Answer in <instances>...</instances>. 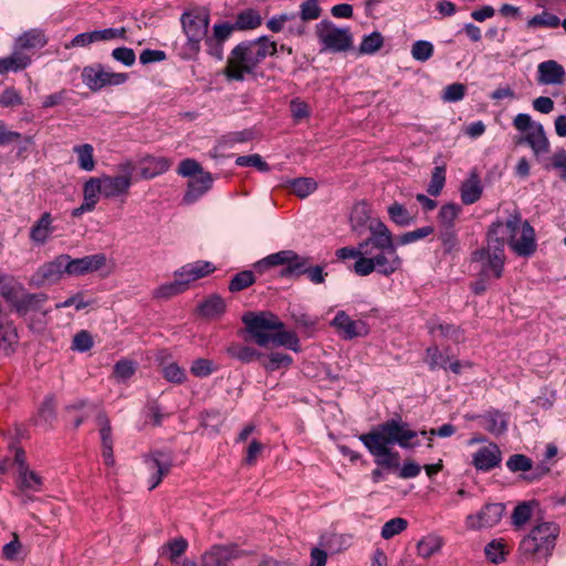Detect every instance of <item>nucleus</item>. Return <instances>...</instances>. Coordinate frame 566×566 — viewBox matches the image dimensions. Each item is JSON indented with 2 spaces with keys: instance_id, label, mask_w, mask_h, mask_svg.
Masks as SVG:
<instances>
[{
  "instance_id": "nucleus-16",
  "label": "nucleus",
  "mask_w": 566,
  "mask_h": 566,
  "mask_svg": "<svg viewBox=\"0 0 566 566\" xmlns=\"http://www.w3.org/2000/svg\"><path fill=\"white\" fill-rule=\"evenodd\" d=\"M505 512L502 503L484 505L478 513L470 514L465 518V526L470 530L491 528L500 523Z\"/></svg>"
},
{
  "instance_id": "nucleus-13",
  "label": "nucleus",
  "mask_w": 566,
  "mask_h": 566,
  "mask_svg": "<svg viewBox=\"0 0 566 566\" xmlns=\"http://www.w3.org/2000/svg\"><path fill=\"white\" fill-rule=\"evenodd\" d=\"M81 76L83 83L93 92L99 91L107 85L124 84L128 80L126 73L107 71L102 64L85 66Z\"/></svg>"
},
{
  "instance_id": "nucleus-10",
  "label": "nucleus",
  "mask_w": 566,
  "mask_h": 566,
  "mask_svg": "<svg viewBox=\"0 0 566 566\" xmlns=\"http://www.w3.org/2000/svg\"><path fill=\"white\" fill-rule=\"evenodd\" d=\"M513 126L524 133L518 143H526L535 156L548 153L549 140L541 123L534 122L528 114L520 113L514 117Z\"/></svg>"
},
{
  "instance_id": "nucleus-28",
  "label": "nucleus",
  "mask_w": 566,
  "mask_h": 566,
  "mask_svg": "<svg viewBox=\"0 0 566 566\" xmlns=\"http://www.w3.org/2000/svg\"><path fill=\"white\" fill-rule=\"evenodd\" d=\"M460 192L464 205H473L481 198L483 187L475 170H472L469 178L462 182Z\"/></svg>"
},
{
  "instance_id": "nucleus-52",
  "label": "nucleus",
  "mask_w": 566,
  "mask_h": 566,
  "mask_svg": "<svg viewBox=\"0 0 566 566\" xmlns=\"http://www.w3.org/2000/svg\"><path fill=\"white\" fill-rule=\"evenodd\" d=\"M216 370L217 366L212 360L207 358H198L193 360L190 367L191 374L199 378L208 377Z\"/></svg>"
},
{
  "instance_id": "nucleus-1",
  "label": "nucleus",
  "mask_w": 566,
  "mask_h": 566,
  "mask_svg": "<svg viewBox=\"0 0 566 566\" xmlns=\"http://www.w3.org/2000/svg\"><path fill=\"white\" fill-rule=\"evenodd\" d=\"M418 432L412 430L408 422L401 418H392L378 424L367 433L359 436V440L375 458L378 467L386 469H397L399 467L400 455L392 451L390 446L398 444L402 449H413L419 446L415 439Z\"/></svg>"
},
{
  "instance_id": "nucleus-3",
  "label": "nucleus",
  "mask_w": 566,
  "mask_h": 566,
  "mask_svg": "<svg viewBox=\"0 0 566 566\" xmlns=\"http://www.w3.org/2000/svg\"><path fill=\"white\" fill-rule=\"evenodd\" d=\"M247 332L259 346L270 343L284 346L294 352L300 350V339L295 333L284 331V324L272 313H247L242 317Z\"/></svg>"
},
{
  "instance_id": "nucleus-29",
  "label": "nucleus",
  "mask_w": 566,
  "mask_h": 566,
  "mask_svg": "<svg viewBox=\"0 0 566 566\" xmlns=\"http://www.w3.org/2000/svg\"><path fill=\"white\" fill-rule=\"evenodd\" d=\"M482 426L493 434H502L507 429V418L504 413L494 410L481 417Z\"/></svg>"
},
{
  "instance_id": "nucleus-44",
  "label": "nucleus",
  "mask_w": 566,
  "mask_h": 566,
  "mask_svg": "<svg viewBox=\"0 0 566 566\" xmlns=\"http://www.w3.org/2000/svg\"><path fill=\"white\" fill-rule=\"evenodd\" d=\"M96 423L99 427L102 449L113 448L112 427L108 417L104 412L98 411Z\"/></svg>"
},
{
  "instance_id": "nucleus-14",
  "label": "nucleus",
  "mask_w": 566,
  "mask_h": 566,
  "mask_svg": "<svg viewBox=\"0 0 566 566\" xmlns=\"http://www.w3.org/2000/svg\"><path fill=\"white\" fill-rule=\"evenodd\" d=\"M307 259L300 256L292 250H283L273 254L268 255L262 261L256 263V269L260 271L276 266V265H286L285 270L282 271V274H292L300 273L302 268L307 265Z\"/></svg>"
},
{
  "instance_id": "nucleus-53",
  "label": "nucleus",
  "mask_w": 566,
  "mask_h": 566,
  "mask_svg": "<svg viewBox=\"0 0 566 566\" xmlns=\"http://www.w3.org/2000/svg\"><path fill=\"white\" fill-rule=\"evenodd\" d=\"M321 12L318 0H304L300 6V18L306 22L318 19Z\"/></svg>"
},
{
  "instance_id": "nucleus-32",
  "label": "nucleus",
  "mask_w": 566,
  "mask_h": 566,
  "mask_svg": "<svg viewBox=\"0 0 566 566\" xmlns=\"http://www.w3.org/2000/svg\"><path fill=\"white\" fill-rule=\"evenodd\" d=\"M484 554L493 564H501L506 559L509 554L507 544L503 538L492 539L484 547Z\"/></svg>"
},
{
  "instance_id": "nucleus-40",
  "label": "nucleus",
  "mask_w": 566,
  "mask_h": 566,
  "mask_svg": "<svg viewBox=\"0 0 566 566\" xmlns=\"http://www.w3.org/2000/svg\"><path fill=\"white\" fill-rule=\"evenodd\" d=\"M185 282H181L178 277H175L172 282L165 283L154 290L153 296L155 298H170L172 296H176L182 292H185Z\"/></svg>"
},
{
  "instance_id": "nucleus-61",
  "label": "nucleus",
  "mask_w": 566,
  "mask_h": 566,
  "mask_svg": "<svg viewBox=\"0 0 566 566\" xmlns=\"http://www.w3.org/2000/svg\"><path fill=\"white\" fill-rule=\"evenodd\" d=\"M367 248L368 247L364 245V241H361L356 248L344 247L336 250V256L339 260L355 259L357 261L363 258V255L368 254Z\"/></svg>"
},
{
  "instance_id": "nucleus-33",
  "label": "nucleus",
  "mask_w": 566,
  "mask_h": 566,
  "mask_svg": "<svg viewBox=\"0 0 566 566\" xmlns=\"http://www.w3.org/2000/svg\"><path fill=\"white\" fill-rule=\"evenodd\" d=\"M77 155L78 167L84 171H92L95 168L94 148L91 144L77 145L73 148Z\"/></svg>"
},
{
  "instance_id": "nucleus-18",
  "label": "nucleus",
  "mask_w": 566,
  "mask_h": 566,
  "mask_svg": "<svg viewBox=\"0 0 566 566\" xmlns=\"http://www.w3.org/2000/svg\"><path fill=\"white\" fill-rule=\"evenodd\" d=\"M106 255L104 253H96L92 255H85L78 259H72L69 255V275L70 276H82L88 273L96 272L106 265Z\"/></svg>"
},
{
  "instance_id": "nucleus-57",
  "label": "nucleus",
  "mask_w": 566,
  "mask_h": 566,
  "mask_svg": "<svg viewBox=\"0 0 566 566\" xmlns=\"http://www.w3.org/2000/svg\"><path fill=\"white\" fill-rule=\"evenodd\" d=\"M532 465V460L524 454H513L506 461V467L511 472H527Z\"/></svg>"
},
{
  "instance_id": "nucleus-63",
  "label": "nucleus",
  "mask_w": 566,
  "mask_h": 566,
  "mask_svg": "<svg viewBox=\"0 0 566 566\" xmlns=\"http://www.w3.org/2000/svg\"><path fill=\"white\" fill-rule=\"evenodd\" d=\"M23 104L22 96L14 87H7L0 95V105L2 107H15Z\"/></svg>"
},
{
  "instance_id": "nucleus-4",
  "label": "nucleus",
  "mask_w": 566,
  "mask_h": 566,
  "mask_svg": "<svg viewBox=\"0 0 566 566\" xmlns=\"http://www.w3.org/2000/svg\"><path fill=\"white\" fill-rule=\"evenodd\" d=\"M489 235L494 242L504 238V242L506 241L518 256H531L536 251L535 230L518 212L510 214L505 222H493Z\"/></svg>"
},
{
  "instance_id": "nucleus-59",
  "label": "nucleus",
  "mask_w": 566,
  "mask_h": 566,
  "mask_svg": "<svg viewBox=\"0 0 566 566\" xmlns=\"http://www.w3.org/2000/svg\"><path fill=\"white\" fill-rule=\"evenodd\" d=\"M163 375L166 380L174 384H182L186 381V371L176 363H170L163 368Z\"/></svg>"
},
{
  "instance_id": "nucleus-62",
  "label": "nucleus",
  "mask_w": 566,
  "mask_h": 566,
  "mask_svg": "<svg viewBox=\"0 0 566 566\" xmlns=\"http://www.w3.org/2000/svg\"><path fill=\"white\" fill-rule=\"evenodd\" d=\"M235 164L240 167H255L260 171H268L269 165L258 154L239 156L235 159Z\"/></svg>"
},
{
  "instance_id": "nucleus-20",
  "label": "nucleus",
  "mask_w": 566,
  "mask_h": 566,
  "mask_svg": "<svg viewBox=\"0 0 566 566\" xmlns=\"http://www.w3.org/2000/svg\"><path fill=\"white\" fill-rule=\"evenodd\" d=\"M145 463L150 471L148 489L154 490L159 485L164 476L170 472L172 467L171 459L166 457L164 453L156 451L145 458Z\"/></svg>"
},
{
  "instance_id": "nucleus-21",
  "label": "nucleus",
  "mask_w": 566,
  "mask_h": 566,
  "mask_svg": "<svg viewBox=\"0 0 566 566\" xmlns=\"http://www.w3.org/2000/svg\"><path fill=\"white\" fill-rule=\"evenodd\" d=\"M502 461V452L497 444L489 443L480 448L472 457V464L479 471L489 472Z\"/></svg>"
},
{
  "instance_id": "nucleus-26",
  "label": "nucleus",
  "mask_w": 566,
  "mask_h": 566,
  "mask_svg": "<svg viewBox=\"0 0 566 566\" xmlns=\"http://www.w3.org/2000/svg\"><path fill=\"white\" fill-rule=\"evenodd\" d=\"M368 229L370 235L364 240L365 247H391L395 243L391 231L384 222H371Z\"/></svg>"
},
{
  "instance_id": "nucleus-19",
  "label": "nucleus",
  "mask_w": 566,
  "mask_h": 566,
  "mask_svg": "<svg viewBox=\"0 0 566 566\" xmlns=\"http://www.w3.org/2000/svg\"><path fill=\"white\" fill-rule=\"evenodd\" d=\"M536 81L539 85L562 86L566 83V71L555 60H547L537 65Z\"/></svg>"
},
{
  "instance_id": "nucleus-15",
  "label": "nucleus",
  "mask_w": 566,
  "mask_h": 566,
  "mask_svg": "<svg viewBox=\"0 0 566 566\" xmlns=\"http://www.w3.org/2000/svg\"><path fill=\"white\" fill-rule=\"evenodd\" d=\"M69 254H60L52 261L42 264L32 276V282L38 286L53 284L60 281L63 274L69 275Z\"/></svg>"
},
{
  "instance_id": "nucleus-45",
  "label": "nucleus",
  "mask_w": 566,
  "mask_h": 566,
  "mask_svg": "<svg viewBox=\"0 0 566 566\" xmlns=\"http://www.w3.org/2000/svg\"><path fill=\"white\" fill-rule=\"evenodd\" d=\"M388 214L391 221L400 227L409 226L412 222V217L408 209L398 202H394L388 207Z\"/></svg>"
},
{
  "instance_id": "nucleus-56",
  "label": "nucleus",
  "mask_w": 566,
  "mask_h": 566,
  "mask_svg": "<svg viewBox=\"0 0 566 566\" xmlns=\"http://www.w3.org/2000/svg\"><path fill=\"white\" fill-rule=\"evenodd\" d=\"M369 218V210L365 202L357 203L350 214V223L354 231L361 228Z\"/></svg>"
},
{
  "instance_id": "nucleus-22",
  "label": "nucleus",
  "mask_w": 566,
  "mask_h": 566,
  "mask_svg": "<svg viewBox=\"0 0 566 566\" xmlns=\"http://www.w3.org/2000/svg\"><path fill=\"white\" fill-rule=\"evenodd\" d=\"M214 265L209 261H196L192 263L185 264L175 272V277H178L181 282H185V289L187 290L190 283L207 276L214 272Z\"/></svg>"
},
{
  "instance_id": "nucleus-46",
  "label": "nucleus",
  "mask_w": 566,
  "mask_h": 566,
  "mask_svg": "<svg viewBox=\"0 0 566 566\" xmlns=\"http://www.w3.org/2000/svg\"><path fill=\"white\" fill-rule=\"evenodd\" d=\"M432 334L439 333L440 336L444 338H449L455 343H460L464 340L463 331L455 325L452 324H439L430 328Z\"/></svg>"
},
{
  "instance_id": "nucleus-58",
  "label": "nucleus",
  "mask_w": 566,
  "mask_h": 566,
  "mask_svg": "<svg viewBox=\"0 0 566 566\" xmlns=\"http://www.w3.org/2000/svg\"><path fill=\"white\" fill-rule=\"evenodd\" d=\"M434 231L433 227L427 226L413 231L406 232L398 238V244L405 245L421 240Z\"/></svg>"
},
{
  "instance_id": "nucleus-35",
  "label": "nucleus",
  "mask_w": 566,
  "mask_h": 566,
  "mask_svg": "<svg viewBox=\"0 0 566 566\" xmlns=\"http://www.w3.org/2000/svg\"><path fill=\"white\" fill-rule=\"evenodd\" d=\"M18 486L21 490L38 492L42 486V478L29 468L19 470Z\"/></svg>"
},
{
  "instance_id": "nucleus-2",
  "label": "nucleus",
  "mask_w": 566,
  "mask_h": 566,
  "mask_svg": "<svg viewBox=\"0 0 566 566\" xmlns=\"http://www.w3.org/2000/svg\"><path fill=\"white\" fill-rule=\"evenodd\" d=\"M276 51V42L268 36L241 42L232 49L224 75L231 81H243L245 75L252 74L265 57L274 55Z\"/></svg>"
},
{
  "instance_id": "nucleus-9",
  "label": "nucleus",
  "mask_w": 566,
  "mask_h": 566,
  "mask_svg": "<svg viewBox=\"0 0 566 566\" xmlns=\"http://www.w3.org/2000/svg\"><path fill=\"white\" fill-rule=\"evenodd\" d=\"M472 262L479 265L480 275L500 279L504 271V238L494 242L488 234V245L472 253Z\"/></svg>"
},
{
  "instance_id": "nucleus-23",
  "label": "nucleus",
  "mask_w": 566,
  "mask_h": 566,
  "mask_svg": "<svg viewBox=\"0 0 566 566\" xmlns=\"http://www.w3.org/2000/svg\"><path fill=\"white\" fill-rule=\"evenodd\" d=\"M213 178L210 172H205L197 178L188 180L187 189L182 197V203L192 205L198 201L212 187Z\"/></svg>"
},
{
  "instance_id": "nucleus-64",
  "label": "nucleus",
  "mask_w": 566,
  "mask_h": 566,
  "mask_svg": "<svg viewBox=\"0 0 566 566\" xmlns=\"http://www.w3.org/2000/svg\"><path fill=\"white\" fill-rule=\"evenodd\" d=\"M551 167L558 171L562 180L566 181V149L556 150L549 158Z\"/></svg>"
},
{
  "instance_id": "nucleus-25",
  "label": "nucleus",
  "mask_w": 566,
  "mask_h": 566,
  "mask_svg": "<svg viewBox=\"0 0 566 566\" xmlns=\"http://www.w3.org/2000/svg\"><path fill=\"white\" fill-rule=\"evenodd\" d=\"M171 160L166 157L146 156L140 161V177L143 179H153L171 167Z\"/></svg>"
},
{
  "instance_id": "nucleus-39",
  "label": "nucleus",
  "mask_w": 566,
  "mask_h": 566,
  "mask_svg": "<svg viewBox=\"0 0 566 566\" xmlns=\"http://www.w3.org/2000/svg\"><path fill=\"white\" fill-rule=\"evenodd\" d=\"M29 63L30 59L27 55L14 52L12 55L0 60V74L22 70L27 67Z\"/></svg>"
},
{
  "instance_id": "nucleus-49",
  "label": "nucleus",
  "mask_w": 566,
  "mask_h": 566,
  "mask_svg": "<svg viewBox=\"0 0 566 566\" xmlns=\"http://www.w3.org/2000/svg\"><path fill=\"white\" fill-rule=\"evenodd\" d=\"M460 211V206L455 203H447L442 206L438 214L440 224L444 228H452Z\"/></svg>"
},
{
  "instance_id": "nucleus-12",
  "label": "nucleus",
  "mask_w": 566,
  "mask_h": 566,
  "mask_svg": "<svg viewBox=\"0 0 566 566\" xmlns=\"http://www.w3.org/2000/svg\"><path fill=\"white\" fill-rule=\"evenodd\" d=\"M316 34L324 50L342 52L352 46L349 30L337 28L331 21H321L316 25Z\"/></svg>"
},
{
  "instance_id": "nucleus-60",
  "label": "nucleus",
  "mask_w": 566,
  "mask_h": 566,
  "mask_svg": "<svg viewBox=\"0 0 566 566\" xmlns=\"http://www.w3.org/2000/svg\"><path fill=\"white\" fill-rule=\"evenodd\" d=\"M447 360L437 346H431L426 350V363L431 370L438 367L447 369Z\"/></svg>"
},
{
  "instance_id": "nucleus-11",
  "label": "nucleus",
  "mask_w": 566,
  "mask_h": 566,
  "mask_svg": "<svg viewBox=\"0 0 566 566\" xmlns=\"http://www.w3.org/2000/svg\"><path fill=\"white\" fill-rule=\"evenodd\" d=\"M120 175H103L99 177L103 190V198L115 199L126 197L133 184L134 164L132 161L122 163L119 166Z\"/></svg>"
},
{
  "instance_id": "nucleus-38",
  "label": "nucleus",
  "mask_w": 566,
  "mask_h": 566,
  "mask_svg": "<svg viewBox=\"0 0 566 566\" xmlns=\"http://www.w3.org/2000/svg\"><path fill=\"white\" fill-rule=\"evenodd\" d=\"M262 22L261 15L253 9L240 12L235 20L237 30H251L258 28Z\"/></svg>"
},
{
  "instance_id": "nucleus-17",
  "label": "nucleus",
  "mask_w": 566,
  "mask_h": 566,
  "mask_svg": "<svg viewBox=\"0 0 566 566\" xmlns=\"http://www.w3.org/2000/svg\"><path fill=\"white\" fill-rule=\"evenodd\" d=\"M332 326H334L345 339L364 337L369 333V327L366 322L352 319L344 311L336 313L332 321Z\"/></svg>"
},
{
  "instance_id": "nucleus-48",
  "label": "nucleus",
  "mask_w": 566,
  "mask_h": 566,
  "mask_svg": "<svg viewBox=\"0 0 566 566\" xmlns=\"http://www.w3.org/2000/svg\"><path fill=\"white\" fill-rule=\"evenodd\" d=\"M408 526L407 520L402 517H394L387 521L381 528V537L384 539H390L394 536L403 532Z\"/></svg>"
},
{
  "instance_id": "nucleus-5",
  "label": "nucleus",
  "mask_w": 566,
  "mask_h": 566,
  "mask_svg": "<svg viewBox=\"0 0 566 566\" xmlns=\"http://www.w3.org/2000/svg\"><path fill=\"white\" fill-rule=\"evenodd\" d=\"M559 533V525L555 522L537 523L520 542L521 557L526 562L548 560L553 556Z\"/></svg>"
},
{
  "instance_id": "nucleus-30",
  "label": "nucleus",
  "mask_w": 566,
  "mask_h": 566,
  "mask_svg": "<svg viewBox=\"0 0 566 566\" xmlns=\"http://www.w3.org/2000/svg\"><path fill=\"white\" fill-rule=\"evenodd\" d=\"M443 546V541L440 536L429 534L422 537L417 544L418 556L428 559L434 554L439 553Z\"/></svg>"
},
{
  "instance_id": "nucleus-50",
  "label": "nucleus",
  "mask_w": 566,
  "mask_h": 566,
  "mask_svg": "<svg viewBox=\"0 0 566 566\" xmlns=\"http://www.w3.org/2000/svg\"><path fill=\"white\" fill-rule=\"evenodd\" d=\"M382 35L379 32H373L371 34L364 36L359 45V52L361 54H374L382 46Z\"/></svg>"
},
{
  "instance_id": "nucleus-37",
  "label": "nucleus",
  "mask_w": 566,
  "mask_h": 566,
  "mask_svg": "<svg viewBox=\"0 0 566 566\" xmlns=\"http://www.w3.org/2000/svg\"><path fill=\"white\" fill-rule=\"evenodd\" d=\"M83 196L86 203H90L94 209L99 200V197H103L102 184L99 177L90 178L83 187Z\"/></svg>"
},
{
  "instance_id": "nucleus-6",
  "label": "nucleus",
  "mask_w": 566,
  "mask_h": 566,
  "mask_svg": "<svg viewBox=\"0 0 566 566\" xmlns=\"http://www.w3.org/2000/svg\"><path fill=\"white\" fill-rule=\"evenodd\" d=\"M367 251L368 254L354 263L353 270L357 275L367 276L376 271L390 276L401 269L402 259L397 253L396 243H391V247H368Z\"/></svg>"
},
{
  "instance_id": "nucleus-36",
  "label": "nucleus",
  "mask_w": 566,
  "mask_h": 566,
  "mask_svg": "<svg viewBox=\"0 0 566 566\" xmlns=\"http://www.w3.org/2000/svg\"><path fill=\"white\" fill-rule=\"evenodd\" d=\"M292 363L293 358L290 355L275 352L271 353L268 358L262 361V366L266 371L273 373L289 368Z\"/></svg>"
},
{
  "instance_id": "nucleus-51",
  "label": "nucleus",
  "mask_w": 566,
  "mask_h": 566,
  "mask_svg": "<svg viewBox=\"0 0 566 566\" xmlns=\"http://www.w3.org/2000/svg\"><path fill=\"white\" fill-rule=\"evenodd\" d=\"M206 171L202 170L201 165L191 158H187L180 161L177 174L182 177L197 178L201 174H205Z\"/></svg>"
},
{
  "instance_id": "nucleus-47",
  "label": "nucleus",
  "mask_w": 566,
  "mask_h": 566,
  "mask_svg": "<svg viewBox=\"0 0 566 566\" xmlns=\"http://www.w3.org/2000/svg\"><path fill=\"white\" fill-rule=\"evenodd\" d=\"M434 52V46L431 42L419 40L416 41L411 46V56L413 60L419 62H427L432 57Z\"/></svg>"
},
{
  "instance_id": "nucleus-54",
  "label": "nucleus",
  "mask_w": 566,
  "mask_h": 566,
  "mask_svg": "<svg viewBox=\"0 0 566 566\" xmlns=\"http://www.w3.org/2000/svg\"><path fill=\"white\" fill-rule=\"evenodd\" d=\"M446 182V169L443 167H436L432 171L430 184L427 188L429 195L437 197L440 195Z\"/></svg>"
},
{
  "instance_id": "nucleus-42",
  "label": "nucleus",
  "mask_w": 566,
  "mask_h": 566,
  "mask_svg": "<svg viewBox=\"0 0 566 566\" xmlns=\"http://www.w3.org/2000/svg\"><path fill=\"white\" fill-rule=\"evenodd\" d=\"M17 43L21 49H33L42 48L46 43V40L41 31L30 30L20 35Z\"/></svg>"
},
{
  "instance_id": "nucleus-27",
  "label": "nucleus",
  "mask_w": 566,
  "mask_h": 566,
  "mask_svg": "<svg viewBox=\"0 0 566 566\" xmlns=\"http://www.w3.org/2000/svg\"><path fill=\"white\" fill-rule=\"evenodd\" d=\"M52 222L53 218L50 212L42 213L40 219L30 229V240L38 245L45 244L54 232Z\"/></svg>"
},
{
  "instance_id": "nucleus-7",
  "label": "nucleus",
  "mask_w": 566,
  "mask_h": 566,
  "mask_svg": "<svg viewBox=\"0 0 566 566\" xmlns=\"http://www.w3.org/2000/svg\"><path fill=\"white\" fill-rule=\"evenodd\" d=\"M187 42L184 46V59L196 57L201 49V41L207 36L210 12L207 8H195L182 13L180 18Z\"/></svg>"
},
{
  "instance_id": "nucleus-41",
  "label": "nucleus",
  "mask_w": 566,
  "mask_h": 566,
  "mask_svg": "<svg viewBox=\"0 0 566 566\" xmlns=\"http://www.w3.org/2000/svg\"><path fill=\"white\" fill-rule=\"evenodd\" d=\"M226 305L220 296H211L206 300L199 307L200 313L208 318L220 316L224 312Z\"/></svg>"
},
{
  "instance_id": "nucleus-34",
  "label": "nucleus",
  "mask_w": 566,
  "mask_h": 566,
  "mask_svg": "<svg viewBox=\"0 0 566 566\" xmlns=\"http://www.w3.org/2000/svg\"><path fill=\"white\" fill-rule=\"evenodd\" d=\"M227 353L242 361V363H251L253 361L254 359H259L261 357H263V355L261 353H259L258 350H255L254 348L250 347V346H245V345H240V344H232L230 345L228 348H227Z\"/></svg>"
},
{
  "instance_id": "nucleus-8",
  "label": "nucleus",
  "mask_w": 566,
  "mask_h": 566,
  "mask_svg": "<svg viewBox=\"0 0 566 566\" xmlns=\"http://www.w3.org/2000/svg\"><path fill=\"white\" fill-rule=\"evenodd\" d=\"M0 295L21 315L48 300L44 293H25L23 284L7 274H0Z\"/></svg>"
},
{
  "instance_id": "nucleus-43",
  "label": "nucleus",
  "mask_w": 566,
  "mask_h": 566,
  "mask_svg": "<svg viewBox=\"0 0 566 566\" xmlns=\"http://www.w3.org/2000/svg\"><path fill=\"white\" fill-rule=\"evenodd\" d=\"M291 190L300 198H306L317 188L313 178H296L290 181Z\"/></svg>"
},
{
  "instance_id": "nucleus-31",
  "label": "nucleus",
  "mask_w": 566,
  "mask_h": 566,
  "mask_svg": "<svg viewBox=\"0 0 566 566\" xmlns=\"http://www.w3.org/2000/svg\"><path fill=\"white\" fill-rule=\"evenodd\" d=\"M559 25L560 19L556 14L551 13L547 10H544L541 13L532 17L526 22V28L528 30L556 29Z\"/></svg>"
},
{
  "instance_id": "nucleus-24",
  "label": "nucleus",
  "mask_w": 566,
  "mask_h": 566,
  "mask_svg": "<svg viewBox=\"0 0 566 566\" xmlns=\"http://www.w3.org/2000/svg\"><path fill=\"white\" fill-rule=\"evenodd\" d=\"M239 557L234 547L213 546L202 557V566H230L233 559Z\"/></svg>"
},
{
  "instance_id": "nucleus-55",
  "label": "nucleus",
  "mask_w": 566,
  "mask_h": 566,
  "mask_svg": "<svg viewBox=\"0 0 566 566\" xmlns=\"http://www.w3.org/2000/svg\"><path fill=\"white\" fill-rule=\"evenodd\" d=\"M254 283V274L252 271H242L234 275L230 281L229 290L231 292L242 291Z\"/></svg>"
}]
</instances>
